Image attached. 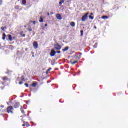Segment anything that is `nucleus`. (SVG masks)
<instances>
[{
	"mask_svg": "<svg viewBox=\"0 0 128 128\" xmlns=\"http://www.w3.org/2000/svg\"><path fill=\"white\" fill-rule=\"evenodd\" d=\"M48 16H50V13H48Z\"/></svg>",
	"mask_w": 128,
	"mask_h": 128,
	"instance_id": "a19ab883",
	"label": "nucleus"
},
{
	"mask_svg": "<svg viewBox=\"0 0 128 128\" xmlns=\"http://www.w3.org/2000/svg\"><path fill=\"white\" fill-rule=\"evenodd\" d=\"M64 0H61L60 2V6H62V4H64Z\"/></svg>",
	"mask_w": 128,
	"mask_h": 128,
	"instance_id": "a211bd4d",
	"label": "nucleus"
},
{
	"mask_svg": "<svg viewBox=\"0 0 128 128\" xmlns=\"http://www.w3.org/2000/svg\"><path fill=\"white\" fill-rule=\"evenodd\" d=\"M24 28H26V26H24Z\"/></svg>",
	"mask_w": 128,
	"mask_h": 128,
	"instance_id": "ea45409f",
	"label": "nucleus"
},
{
	"mask_svg": "<svg viewBox=\"0 0 128 128\" xmlns=\"http://www.w3.org/2000/svg\"><path fill=\"white\" fill-rule=\"evenodd\" d=\"M50 70H52V68L48 69V70H47V74H48L49 72H50Z\"/></svg>",
	"mask_w": 128,
	"mask_h": 128,
	"instance_id": "473e14b6",
	"label": "nucleus"
},
{
	"mask_svg": "<svg viewBox=\"0 0 128 128\" xmlns=\"http://www.w3.org/2000/svg\"><path fill=\"white\" fill-rule=\"evenodd\" d=\"M89 18H90V20H94V18L92 16H90Z\"/></svg>",
	"mask_w": 128,
	"mask_h": 128,
	"instance_id": "b1692460",
	"label": "nucleus"
},
{
	"mask_svg": "<svg viewBox=\"0 0 128 128\" xmlns=\"http://www.w3.org/2000/svg\"><path fill=\"white\" fill-rule=\"evenodd\" d=\"M90 14V12H88L86 14L83 16L82 18V21L84 22L88 18V15Z\"/></svg>",
	"mask_w": 128,
	"mask_h": 128,
	"instance_id": "f03ea898",
	"label": "nucleus"
},
{
	"mask_svg": "<svg viewBox=\"0 0 128 128\" xmlns=\"http://www.w3.org/2000/svg\"><path fill=\"white\" fill-rule=\"evenodd\" d=\"M2 0H0V6H2Z\"/></svg>",
	"mask_w": 128,
	"mask_h": 128,
	"instance_id": "c756f323",
	"label": "nucleus"
},
{
	"mask_svg": "<svg viewBox=\"0 0 128 128\" xmlns=\"http://www.w3.org/2000/svg\"><path fill=\"white\" fill-rule=\"evenodd\" d=\"M24 86H26V88H28V84H24Z\"/></svg>",
	"mask_w": 128,
	"mask_h": 128,
	"instance_id": "c85d7f7f",
	"label": "nucleus"
},
{
	"mask_svg": "<svg viewBox=\"0 0 128 128\" xmlns=\"http://www.w3.org/2000/svg\"><path fill=\"white\" fill-rule=\"evenodd\" d=\"M90 16H94V13H91Z\"/></svg>",
	"mask_w": 128,
	"mask_h": 128,
	"instance_id": "c9c22d12",
	"label": "nucleus"
},
{
	"mask_svg": "<svg viewBox=\"0 0 128 128\" xmlns=\"http://www.w3.org/2000/svg\"><path fill=\"white\" fill-rule=\"evenodd\" d=\"M33 46L35 50H38V43L37 42H34L33 43Z\"/></svg>",
	"mask_w": 128,
	"mask_h": 128,
	"instance_id": "39448f33",
	"label": "nucleus"
},
{
	"mask_svg": "<svg viewBox=\"0 0 128 128\" xmlns=\"http://www.w3.org/2000/svg\"><path fill=\"white\" fill-rule=\"evenodd\" d=\"M55 50H62V46H60L58 44H56L54 45Z\"/></svg>",
	"mask_w": 128,
	"mask_h": 128,
	"instance_id": "423d86ee",
	"label": "nucleus"
},
{
	"mask_svg": "<svg viewBox=\"0 0 128 128\" xmlns=\"http://www.w3.org/2000/svg\"><path fill=\"white\" fill-rule=\"evenodd\" d=\"M33 23V24H36V21H34V22H32Z\"/></svg>",
	"mask_w": 128,
	"mask_h": 128,
	"instance_id": "2f4dec72",
	"label": "nucleus"
},
{
	"mask_svg": "<svg viewBox=\"0 0 128 128\" xmlns=\"http://www.w3.org/2000/svg\"><path fill=\"white\" fill-rule=\"evenodd\" d=\"M28 32H32V27L30 26L28 27Z\"/></svg>",
	"mask_w": 128,
	"mask_h": 128,
	"instance_id": "4be33fe9",
	"label": "nucleus"
},
{
	"mask_svg": "<svg viewBox=\"0 0 128 128\" xmlns=\"http://www.w3.org/2000/svg\"><path fill=\"white\" fill-rule=\"evenodd\" d=\"M26 126L27 128H29V126H30V124L28 123V122H26Z\"/></svg>",
	"mask_w": 128,
	"mask_h": 128,
	"instance_id": "5701e85b",
	"label": "nucleus"
},
{
	"mask_svg": "<svg viewBox=\"0 0 128 128\" xmlns=\"http://www.w3.org/2000/svg\"><path fill=\"white\" fill-rule=\"evenodd\" d=\"M76 58H78V60L80 59V58H78V56L75 55L74 58L70 61V62L72 64L74 65V64H78V60H76Z\"/></svg>",
	"mask_w": 128,
	"mask_h": 128,
	"instance_id": "f257e3e1",
	"label": "nucleus"
},
{
	"mask_svg": "<svg viewBox=\"0 0 128 128\" xmlns=\"http://www.w3.org/2000/svg\"><path fill=\"white\" fill-rule=\"evenodd\" d=\"M70 24L72 28H74V26H76V23L74 22H72Z\"/></svg>",
	"mask_w": 128,
	"mask_h": 128,
	"instance_id": "2eb2a0df",
	"label": "nucleus"
},
{
	"mask_svg": "<svg viewBox=\"0 0 128 128\" xmlns=\"http://www.w3.org/2000/svg\"><path fill=\"white\" fill-rule=\"evenodd\" d=\"M24 84V82H19V84H20V86H22V84Z\"/></svg>",
	"mask_w": 128,
	"mask_h": 128,
	"instance_id": "7c9ffc66",
	"label": "nucleus"
},
{
	"mask_svg": "<svg viewBox=\"0 0 128 128\" xmlns=\"http://www.w3.org/2000/svg\"><path fill=\"white\" fill-rule=\"evenodd\" d=\"M22 126H26V124H24L22 125Z\"/></svg>",
	"mask_w": 128,
	"mask_h": 128,
	"instance_id": "4c0bfd02",
	"label": "nucleus"
},
{
	"mask_svg": "<svg viewBox=\"0 0 128 128\" xmlns=\"http://www.w3.org/2000/svg\"><path fill=\"white\" fill-rule=\"evenodd\" d=\"M20 110L22 114L24 116H26V109L22 108V106L20 108Z\"/></svg>",
	"mask_w": 128,
	"mask_h": 128,
	"instance_id": "20e7f679",
	"label": "nucleus"
},
{
	"mask_svg": "<svg viewBox=\"0 0 128 128\" xmlns=\"http://www.w3.org/2000/svg\"><path fill=\"white\" fill-rule=\"evenodd\" d=\"M80 56H82V54L80 53Z\"/></svg>",
	"mask_w": 128,
	"mask_h": 128,
	"instance_id": "58836bf2",
	"label": "nucleus"
},
{
	"mask_svg": "<svg viewBox=\"0 0 128 128\" xmlns=\"http://www.w3.org/2000/svg\"><path fill=\"white\" fill-rule=\"evenodd\" d=\"M22 6H26V0H22Z\"/></svg>",
	"mask_w": 128,
	"mask_h": 128,
	"instance_id": "dca6fc26",
	"label": "nucleus"
},
{
	"mask_svg": "<svg viewBox=\"0 0 128 128\" xmlns=\"http://www.w3.org/2000/svg\"><path fill=\"white\" fill-rule=\"evenodd\" d=\"M60 52H62L60 51L57 52V54H60Z\"/></svg>",
	"mask_w": 128,
	"mask_h": 128,
	"instance_id": "72a5a7b5",
	"label": "nucleus"
},
{
	"mask_svg": "<svg viewBox=\"0 0 128 128\" xmlns=\"http://www.w3.org/2000/svg\"><path fill=\"white\" fill-rule=\"evenodd\" d=\"M94 48H98V44H95L94 46Z\"/></svg>",
	"mask_w": 128,
	"mask_h": 128,
	"instance_id": "bb28decb",
	"label": "nucleus"
},
{
	"mask_svg": "<svg viewBox=\"0 0 128 128\" xmlns=\"http://www.w3.org/2000/svg\"><path fill=\"white\" fill-rule=\"evenodd\" d=\"M1 30H4V32H6L4 30H6V26H5V27H4V28L2 27V28H1Z\"/></svg>",
	"mask_w": 128,
	"mask_h": 128,
	"instance_id": "393cba45",
	"label": "nucleus"
},
{
	"mask_svg": "<svg viewBox=\"0 0 128 128\" xmlns=\"http://www.w3.org/2000/svg\"><path fill=\"white\" fill-rule=\"evenodd\" d=\"M56 54V52L54 50H52L50 54V56H54Z\"/></svg>",
	"mask_w": 128,
	"mask_h": 128,
	"instance_id": "0eeeda50",
	"label": "nucleus"
},
{
	"mask_svg": "<svg viewBox=\"0 0 128 128\" xmlns=\"http://www.w3.org/2000/svg\"><path fill=\"white\" fill-rule=\"evenodd\" d=\"M45 26L46 28V26H48V24H46L45 26Z\"/></svg>",
	"mask_w": 128,
	"mask_h": 128,
	"instance_id": "f704fd0d",
	"label": "nucleus"
},
{
	"mask_svg": "<svg viewBox=\"0 0 128 128\" xmlns=\"http://www.w3.org/2000/svg\"><path fill=\"white\" fill-rule=\"evenodd\" d=\"M6 33H4L2 34V40H6Z\"/></svg>",
	"mask_w": 128,
	"mask_h": 128,
	"instance_id": "4468645a",
	"label": "nucleus"
},
{
	"mask_svg": "<svg viewBox=\"0 0 128 128\" xmlns=\"http://www.w3.org/2000/svg\"><path fill=\"white\" fill-rule=\"evenodd\" d=\"M2 80L4 82H6V80H8V77H4L2 78Z\"/></svg>",
	"mask_w": 128,
	"mask_h": 128,
	"instance_id": "f3484780",
	"label": "nucleus"
},
{
	"mask_svg": "<svg viewBox=\"0 0 128 128\" xmlns=\"http://www.w3.org/2000/svg\"><path fill=\"white\" fill-rule=\"evenodd\" d=\"M102 18L103 20H106V19L108 18V16H102Z\"/></svg>",
	"mask_w": 128,
	"mask_h": 128,
	"instance_id": "aec40b11",
	"label": "nucleus"
},
{
	"mask_svg": "<svg viewBox=\"0 0 128 128\" xmlns=\"http://www.w3.org/2000/svg\"><path fill=\"white\" fill-rule=\"evenodd\" d=\"M56 18H58L59 20H62V16L60 14H57L56 16Z\"/></svg>",
	"mask_w": 128,
	"mask_h": 128,
	"instance_id": "1a4fd4ad",
	"label": "nucleus"
},
{
	"mask_svg": "<svg viewBox=\"0 0 128 128\" xmlns=\"http://www.w3.org/2000/svg\"><path fill=\"white\" fill-rule=\"evenodd\" d=\"M24 124H26V122H24Z\"/></svg>",
	"mask_w": 128,
	"mask_h": 128,
	"instance_id": "79ce46f5",
	"label": "nucleus"
},
{
	"mask_svg": "<svg viewBox=\"0 0 128 128\" xmlns=\"http://www.w3.org/2000/svg\"><path fill=\"white\" fill-rule=\"evenodd\" d=\"M15 10H20V6H15Z\"/></svg>",
	"mask_w": 128,
	"mask_h": 128,
	"instance_id": "a878e982",
	"label": "nucleus"
},
{
	"mask_svg": "<svg viewBox=\"0 0 128 128\" xmlns=\"http://www.w3.org/2000/svg\"><path fill=\"white\" fill-rule=\"evenodd\" d=\"M8 36V38L10 42H12V36L10 34H8L7 36Z\"/></svg>",
	"mask_w": 128,
	"mask_h": 128,
	"instance_id": "9b49d317",
	"label": "nucleus"
},
{
	"mask_svg": "<svg viewBox=\"0 0 128 128\" xmlns=\"http://www.w3.org/2000/svg\"><path fill=\"white\" fill-rule=\"evenodd\" d=\"M44 28H43V30H44Z\"/></svg>",
	"mask_w": 128,
	"mask_h": 128,
	"instance_id": "37998d69",
	"label": "nucleus"
},
{
	"mask_svg": "<svg viewBox=\"0 0 128 128\" xmlns=\"http://www.w3.org/2000/svg\"><path fill=\"white\" fill-rule=\"evenodd\" d=\"M24 31H22L20 32V34L22 38H26V34H24Z\"/></svg>",
	"mask_w": 128,
	"mask_h": 128,
	"instance_id": "9d476101",
	"label": "nucleus"
},
{
	"mask_svg": "<svg viewBox=\"0 0 128 128\" xmlns=\"http://www.w3.org/2000/svg\"><path fill=\"white\" fill-rule=\"evenodd\" d=\"M22 82H26V79L24 78V76H22Z\"/></svg>",
	"mask_w": 128,
	"mask_h": 128,
	"instance_id": "412c9836",
	"label": "nucleus"
},
{
	"mask_svg": "<svg viewBox=\"0 0 128 128\" xmlns=\"http://www.w3.org/2000/svg\"><path fill=\"white\" fill-rule=\"evenodd\" d=\"M80 32H81V36H84V31H83V30H82V31Z\"/></svg>",
	"mask_w": 128,
	"mask_h": 128,
	"instance_id": "cd10ccee",
	"label": "nucleus"
},
{
	"mask_svg": "<svg viewBox=\"0 0 128 128\" xmlns=\"http://www.w3.org/2000/svg\"><path fill=\"white\" fill-rule=\"evenodd\" d=\"M14 109L12 106H10L8 107L6 109V112L8 114H14Z\"/></svg>",
	"mask_w": 128,
	"mask_h": 128,
	"instance_id": "7ed1b4c3",
	"label": "nucleus"
},
{
	"mask_svg": "<svg viewBox=\"0 0 128 128\" xmlns=\"http://www.w3.org/2000/svg\"><path fill=\"white\" fill-rule=\"evenodd\" d=\"M20 102H16L14 104V108H20Z\"/></svg>",
	"mask_w": 128,
	"mask_h": 128,
	"instance_id": "6e6552de",
	"label": "nucleus"
},
{
	"mask_svg": "<svg viewBox=\"0 0 128 128\" xmlns=\"http://www.w3.org/2000/svg\"><path fill=\"white\" fill-rule=\"evenodd\" d=\"M36 86H38V82H34L32 84V88H36Z\"/></svg>",
	"mask_w": 128,
	"mask_h": 128,
	"instance_id": "f8f14e48",
	"label": "nucleus"
},
{
	"mask_svg": "<svg viewBox=\"0 0 128 128\" xmlns=\"http://www.w3.org/2000/svg\"><path fill=\"white\" fill-rule=\"evenodd\" d=\"M70 50V47L67 46V47L65 48L64 49H63L62 50V52H67V50Z\"/></svg>",
	"mask_w": 128,
	"mask_h": 128,
	"instance_id": "ddd939ff",
	"label": "nucleus"
},
{
	"mask_svg": "<svg viewBox=\"0 0 128 128\" xmlns=\"http://www.w3.org/2000/svg\"><path fill=\"white\" fill-rule=\"evenodd\" d=\"M94 28H95V30H96V28H96V26H95L94 27Z\"/></svg>",
	"mask_w": 128,
	"mask_h": 128,
	"instance_id": "e433bc0d",
	"label": "nucleus"
},
{
	"mask_svg": "<svg viewBox=\"0 0 128 128\" xmlns=\"http://www.w3.org/2000/svg\"><path fill=\"white\" fill-rule=\"evenodd\" d=\"M39 22H41V23L44 22V18L42 17L40 18V20H39Z\"/></svg>",
	"mask_w": 128,
	"mask_h": 128,
	"instance_id": "6ab92c4d",
	"label": "nucleus"
}]
</instances>
